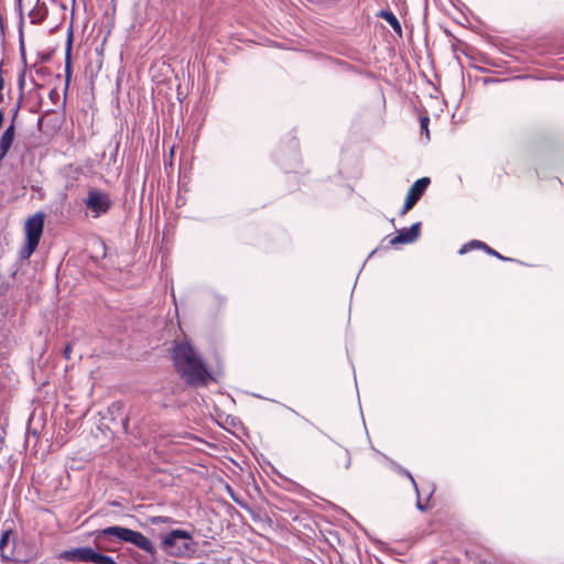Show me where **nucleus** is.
I'll use <instances>...</instances> for the list:
<instances>
[{
  "instance_id": "423d86ee",
  "label": "nucleus",
  "mask_w": 564,
  "mask_h": 564,
  "mask_svg": "<svg viewBox=\"0 0 564 564\" xmlns=\"http://www.w3.org/2000/svg\"><path fill=\"white\" fill-rule=\"evenodd\" d=\"M429 184V177L419 178L412 184L405 197V202L401 212L402 215H404L405 213L413 208V206L417 203V200L421 198V196L427 188Z\"/></svg>"
},
{
  "instance_id": "dca6fc26",
  "label": "nucleus",
  "mask_w": 564,
  "mask_h": 564,
  "mask_svg": "<svg viewBox=\"0 0 564 564\" xmlns=\"http://www.w3.org/2000/svg\"><path fill=\"white\" fill-rule=\"evenodd\" d=\"M398 470H399L401 474L405 475V476L411 480V482H412V485H413V487H414V489H415L416 494L419 495V488H417L416 481L414 480V478H413V476L411 475V473H409L408 470H405V469H403V468H401V467H398Z\"/></svg>"
},
{
  "instance_id": "39448f33",
  "label": "nucleus",
  "mask_w": 564,
  "mask_h": 564,
  "mask_svg": "<svg viewBox=\"0 0 564 564\" xmlns=\"http://www.w3.org/2000/svg\"><path fill=\"white\" fill-rule=\"evenodd\" d=\"M85 205L93 213V217L97 218L109 210L111 199L106 192L90 189L85 199Z\"/></svg>"
},
{
  "instance_id": "9d476101",
  "label": "nucleus",
  "mask_w": 564,
  "mask_h": 564,
  "mask_svg": "<svg viewBox=\"0 0 564 564\" xmlns=\"http://www.w3.org/2000/svg\"><path fill=\"white\" fill-rule=\"evenodd\" d=\"M12 536V530L11 529H7V530H3L2 533H1V538H0V556L3 561H8L12 557L13 555V551L12 550H7L8 547V544H9V541Z\"/></svg>"
},
{
  "instance_id": "4468645a",
  "label": "nucleus",
  "mask_w": 564,
  "mask_h": 564,
  "mask_svg": "<svg viewBox=\"0 0 564 564\" xmlns=\"http://www.w3.org/2000/svg\"><path fill=\"white\" fill-rule=\"evenodd\" d=\"M95 564H117L111 556L97 552Z\"/></svg>"
},
{
  "instance_id": "f03ea898",
  "label": "nucleus",
  "mask_w": 564,
  "mask_h": 564,
  "mask_svg": "<svg viewBox=\"0 0 564 564\" xmlns=\"http://www.w3.org/2000/svg\"><path fill=\"white\" fill-rule=\"evenodd\" d=\"M116 536L122 542L131 543L138 549L144 551L150 554L152 557L156 555V549L154 544L141 532L134 531L128 528L113 525L105 528L100 531L96 532V538L99 536Z\"/></svg>"
},
{
  "instance_id": "2eb2a0df",
  "label": "nucleus",
  "mask_w": 564,
  "mask_h": 564,
  "mask_svg": "<svg viewBox=\"0 0 564 564\" xmlns=\"http://www.w3.org/2000/svg\"><path fill=\"white\" fill-rule=\"evenodd\" d=\"M429 122L430 120L427 117H422L420 119L421 130L425 132V137L427 140L430 139Z\"/></svg>"
},
{
  "instance_id": "9b49d317",
  "label": "nucleus",
  "mask_w": 564,
  "mask_h": 564,
  "mask_svg": "<svg viewBox=\"0 0 564 564\" xmlns=\"http://www.w3.org/2000/svg\"><path fill=\"white\" fill-rule=\"evenodd\" d=\"M398 34L402 33V28L397 17L391 11L382 10L378 14Z\"/></svg>"
},
{
  "instance_id": "f8f14e48",
  "label": "nucleus",
  "mask_w": 564,
  "mask_h": 564,
  "mask_svg": "<svg viewBox=\"0 0 564 564\" xmlns=\"http://www.w3.org/2000/svg\"><path fill=\"white\" fill-rule=\"evenodd\" d=\"M485 245H486V243H484V242H481V241H478V240H471L470 242H468V243L464 245V246L460 248L459 253H460V254H464V253H466V252H468L469 250L475 249V248H481V249H484V246H485Z\"/></svg>"
},
{
  "instance_id": "aec40b11",
  "label": "nucleus",
  "mask_w": 564,
  "mask_h": 564,
  "mask_svg": "<svg viewBox=\"0 0 564 564\" xmlns=\"http://www.w3.org/2000/svg\"><path fill=\"white\" fill-rule=\"evenodd\" d=\"M346 456H347V459H346V463H345V468L348 469L349 466H350V458L348 456V453H346Z\"/></svg>"
},
{
  "instance_id": "6e6552de",
  "label": "nucleus",
  "mask_w": 564,
  "mask_h": 564,
  "mask_svg": "<svg viewBox=\"0 0 564 564\" xmlns=\"http://www.w3.org/2000/svg\"><path fill=\"white\" fill-rule=\"evenodd\" d=\"M420 228H421V223H415L409 229H403V230L399 231L398 235L394 236L390 240V245L397 246L400 243L414 242L420 236Z\"/></svg>"
},
{
  "instance_id": "6ab92c4d",
  "label": "nucleus",
  "mask_w": 564,
  "mask_h": 564,
  "mask_svg": "<svg viewBox=\"0 0 564 564\" xmlns=\"http://www.w3.org/2000/svg\"><path fill=\"white\" fill-rule=\"evenodd\" d=\"M416 507H417V509H419V510H421V511L426 510V506H424V505L421 502L420 497L417 498Z\"/></svg>"
},
{
  "instance_id": "0eeeda50",
  "label": "nucleus",
  "mask_w": 564,
  "mask_h": 564,
  "mask_svg": "<svg viewBox=\"0 0 564 564\" xmlns=\"http://www.w3.org/2000/svg\"><path fill=\"white\" fill-rule=\"evenodd\" d=\"M97 552L88 546L65 551L62 557L70 562H84L95 564Z\"/></svg>"
},
{
  "instance_id": "f257e3e1",
  "label": "nucleus",
  "mask_w": 564,
  "mask_h": 564,
  "mask_svg": "<svg viewBox=\"0 0 564 564\" xmlns=\"http://www.w3.org/2000/svg\"><path fill=\"white\" fill-rule=\"evenodd\" d=\"M173 361L181 378L192 386H206L212 375L200 356L186 341L177 343L173 350Z\"/></svg>"
},
{
  "instance_id": "a211bd4d",
  "label": "nucleus",
  "mask_w": 564,
  "mask_h": 564,
  "mask_svg": "<svg viewBox=\"0 0 564 564\" xmlns=\"http://www.w3.org/2000/svg\"><path fill=\"white\" fill-rule=\"evenodd\" d=\"M70 354H72V346L70 345H67L64 349V357L66 359H69L70 358Z\"/></svg>"
},
{
  "instance_id": "20e7f679",
  "label": "nucleus",
  "mask_w": 564,
  "mask_h": 564,
  "mask_svg": "<svg viewBox=\"0 0 564 564\" xmlns=\"http://www.w3.org/2000/svg\"><path fill=\"white\" fill-rule=\"evenodd\" d=\"M45 215L36 213L29 217L24 224L25 242L20 250V258L29 259L36 250L43 235Z\"/></svg>"
},
{
  "instance_id": "f3484780",
  "label": "nucleus",
  "mask_w": 564,
  "mask_h": 564,
  "mask_svg": "<svg viewBox=\"0 0 564 564\" xmlns=\"http://www.w3.org/2000/svg\"><path fill=\"white\" fill-rule=\"evenodd\" d=\"M484 250L489 253V254H492L501 260H505L506 258L502 257L500 253H498L497 251H495L494 249H491L489 246L485 245L484 246Z\"/></svg>"
},
{
  "instance_id": "1a4fd4ad",
  "label": "nucleus",
  "mask_w": 564,
  "mask_h": 564,
  "mask_svg": "<svg viewBox=\"0 0 564 564\" xmlns=\"http://www.w3.org/2000/svg\"><path fill=\"white\" fill-rule=\"evenodd\" d=\"M14 139V124L11 123L0 138V161L8 154Z\"/></svg>"
},
{
  "instance_id": "7ed1b4c3",
  "label": "nucleus",
  "mask_w": 564,
  "mask_h": 564,
  "mask_svg": "<svg viewBox=\"0 0 564 564\" xmlns=\"http://www.w3.org/2000/svg\"><path fill=\"white\" fill-rule=\"evenodd\" d=\"M161 546L171 556H184L194 551L193 535L185 530H172L162 538Z\"/></svg>"
},
{
  "instance_id": "ddd939ff",
  "label": "nucleus",
  "mask_w": 564,
  "mask_h": 564,
  "mask_svg": "<svg viewBox=\"0 0 564 564\" xmlns=\"http://www.w3.org/2000/svg\"><path fill=\"white\" fill-rule=\"evenodd\" d=\"M149 522L153 525H158L161 523H174V520L170 517L156 516V517H151L149 519Z\"/></svg>"
},
{
  "instance_id": "412c9836",
  "label": "nucleus",
  "mask_w": 564,
  "mask_h": 564,
  "mask_svg": "<svg viewBox=\"0 0 564 564\" xmlns=\"http://www.w3.org/2000/svg\"><path fill=\"white\" fill-rule=\"evenodd\" d=\"M3 121H4V115L2 113V111L0 110V128L2 127L3 124Z\"/></svg>"
}]
</instances>
